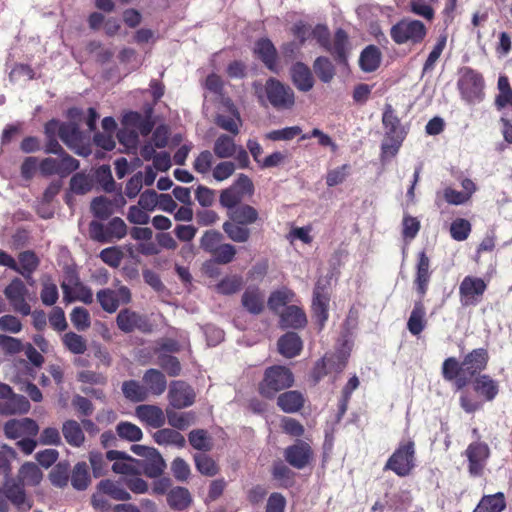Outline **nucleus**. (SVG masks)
Wrapping results in <instances>:
<instances>
[{
    "mask_svg": "<svg viewBox=\"0 0 512 512\" xmlns=\"http://www.w3.org/2000/svg\"><path fill=\"white\" fill-rule=\"evenodd\" d=\"M430 266L431 261L426 252L424 250L418 252L413 284L420 299L415 301L407 321V329L414 336L420 335L427 326L426 308L422 299L427 294L431 281L432 271Z\"/></svg>",
    "mask_w": 512,
    "mask_h": 512,
    "instance_id": "nucleus-1",
    "label": "nucleus"
},
{
    "mask_svg": "<svg viewBox=\"0 0 512 512\" xmlns=\"http://www.w3.org/2000/svg\"><path fill=\"white\" fill-rule=\"evenodd\" d=\"M228 220L223 223V231L233 242L245 243L250 239L249 225L259 220V212L249 204L242 203L231 211H227Z\"/></svg>",
    "mask_w": 512,
    "mask_h": 512,
    "instance_id": "nucleus-2",
    "label": "nucleus"
},
{
    "mask_svg": "<svg viewBox=\"0 0 512 512\" xmlns=\"http://www.w3.org/2000/svg\"><path fill=\"white\" fill-rule=\"evenodd\" d=\"M252 86L262 105L268 102L276 110H289L295 104L293 89L274 77L268 78L264 85L254 82Z\"/></svg>",
    "mask_w": 512,
    "mask_h": 512,
    "instance_id": "nucleus-3",
    "label": "nucleus"
},
{
    "mask_svg": "<svg viewBox=\"0 0 512 512\" xmlns=\"http://www.w3.org/2000/svg\"><path fill=\"white\" fill-rule=\"evenodd\" d=\"M311 35L319 46L333 57L336 63L340 65L347 64L351 46L348 33L344 29H336L331 41L328 26L326 24H317L311 30Z\"/></svg>",
    "mask_w": 512,
    "mask_h": 512,
    "instance_id": "nucleus-4",
    "label": "nucleus"
},
{
    "mask_svg": "<svg viewBox=\"0 0 512 512\" xmlns=\"http://www.w3.org/2000/svg\"><path fill=\"white\" fill-rule=\"evenodd\" d=\"M295 377L292 370L284 365H272L264 370L263 378L257 385L260 396L273 400L276 396L294 385Z\"/></svg>",
    "mask_w": 512,
    "mask_h": 512,
    "instance_id": "nucleus-5",
    "label": "nucleus"
},
{
    "mask_svg": "<svg viewBox=\"0 0 512 512\" xmlns=\"http://www.w3.org/2000/svg\"><path fill=\"white\" fill-rule=\"evenodd\" d=\"M416 467V445L411 439L403 440L385 463L384 470H391L399 477H407Z\"/></svg>",
    "mask_w": 512,
    "mask_h": 512,
    "instance_id": "nucleus-6",
    "label": "nucleus"
},
{
    "mask_svg": "<svg viewBox=\"0 0 512 512\" xmlns=\"http://www.w3.org/2000/svg\"><path fill=\"white\" fill-rule=\"evenodd\" d=\"M427 33L428 29L422 21L410 17L402 18L390 29L391 39L398 45H419L425 40Z\"/></svg>",
    "mask_w": 512,
    "mask_h": 512,
    "instance_id": "nucleus-7",
    "label": "nucleus"
},
{
    "mask_svg": "<svg viewBox=\"0 0 512 512\" xmlns=\"http://www.w3.org/2000/svg\"><path fill=\"white\" fill-rule=\"evenodd\" d=\"M457 82L462 98L468 103L481 101L483 98L484 78L481 73L471 67H463Z\"/></svg>",
    "mask_w": 512,
    "mask_h": 512,
    "instance_id": "nucleus-8",
    "label": "nucleus"
},
{
    "mask_svg": "<svg viewBox=\"0 0 512 512\" xmlns=\"http://www.w3.org/2000/svg\"><path fill=\"white\" fill-rule=\"evenodd\" d=\"M90 237L100 243L120 240L127 234V225L120 217L112 218L106 225L98 221L89 224Z\"/></svg>",
    "mask_w": 512,
    "mask_h": 512,
    "instance_id": "nucleus-9",
    "label": "nucleus"
},
{
    "mask_svg": "<svg viewBox=\"0 0 512 512\" xmlns=\"http://www.w3.org/2000/svg\"><path fill=\"white\" fill-rule=\"evenodd\" d=\"M79 161L70 154L59 155L58 158L47 157L39 162L40 174L44 177L58 175L69 176L79 168Z\"/></svg>",
    "mask_w": 512,
    "mask_h": 512,
    "instance_id": "nucleus-10",
    "label": "nucleus"
},
{
    "mask_svg": "<svg viewBox=\"0 0 512 512\" xmlns=\"http://www.w3.org/2000/svg\"><path fill=\"white\" fill-rule=\"evenodd\" d=\"M487 289V283L480 277L465 276L459 285L460 303L464 307L476 306Z\"/></svg>",
    "mask_w": 512,
    "mask_h": 512,
    "instance_id": "nucleus-11",
    "label": "nucleus"
},
{
    "mask_svg": "<svg viewBox=\"0 0 512 512\" xmlns=\"http://www.w3.org/2000/svg\"><path fill=\"white\" fill-rule=\"evenodd\" d=\"M27 294L28 289L26 285L17 277L12 279L4 289V295L13 311L22 316H28L31 313V306L26 300Z\"/></svg>",
    "mask_w": 512,
    "mask_h": 512,
    "instance_id": "nucleus-12",
    "label": "nucleus"
},
{
    "mask_svg": "<svg viewBox=\"0 0 512 512\" xmlns=\"http://www.w3.org/2000/svg\"><path fill=\"white\" fill-rule=\"evenodd\" d=\"M329 302L330 294L327 285L318 280L313 291L312 313L320 330L324 328L329 317Z\"/></svg>",
    "mask_w": 512,
    "mask_h": 512,
    "instance_id": "nucleus-13",
    "label": "nucleus"
},
{
    "mask_svg": "<svg viewBox=\"0 0 512 512\" xmlns=\"http://www.w3.org/2000/svg\"><path fill=\"white\" fill-rule=\"evenodd\" d=\"M10 501L19 510H29L31 504L26 500L24 485L21 483H6L3 489H0V510L8 512Z\"/></svg>",
    "mask_w": 512,
    "mask_h": 512,
    "instance_id": "nucleus-14",
    "label": "nucleus"
},
{
    "mask_svg": "<svg viewBox=\"0 0 512 512\" xmlns=\"http://www.w3.org/2000/svg\"><path fill=\"white\" fill-rule=\"evenodd\" d=\"M313 455V449L310 444L299 439L284 450L285 461L298 470L308 466L313 460Z\"/></svg>",
    "mask_w": 512,
    "mask_h": 512,
    "instance_id": "nucleus-15",
    "label": "nucleus"
},
{
    "mask_svg": "<svg viewBox=\"0 0 512 512\" xmlns=\"http://www.w3.org/2000/svg\"><path fill=\"white\" fill-rule=\"evenodd\" d=\"M489 362V353L485 348H476L466 354L462 360V370L468 378V384L471 380L487 368Z\"/></svg>",
    "mask_w": 512,
    "mask_h": 512,
    "instance_id": "nucleus-16",
    "label": "nucleus"
},
{
    "mask_svg": "<svg viewBox=\"0 0 512 512\" xmlns=\"http://www.w3.org/2000/svg\"><path fill=\"white\" fill-rule=\"evenodd\" d=\"M96 297L104 311L113 313L118 309L120 301L125 304L131 301V292L126 286H121L118 291L105 288L99 290Z\"/></svg>",
    "mask_w": 512,
    "mask_h": 512,
    "instance_id": "nucleus-17",
    "label": "nucleus"
},
{
    "mask_svg": "<svg viewBox=\"0 0 512 512\" xmlns=\"http://www.w3.org/2000/svg\"><path fill=\"white\" fill-rule=\"evenodd\" d=\"M194 389L184 381H172L168 391L170 405L176 409L191 406L195 402Z\"/></svg>",
    "mask_w": 512,
    "mask_h": 512,
    "instance_id": "nucleus-18",
    "label": "nucleus"
},
{
    "mask_svg": "<svg viewBox=\"0 0 512 512\" xmlns=\"http://www.w3.org/2000/svg\"><path fill=\"white\" fill-rule=\"evenodd\" d=\"M253 53L269 71L279 73L278 51L269 38H259L255 42Z\"/></svg>",
    "mask_w": 512,
    "mask_h": 512,
    "instance_id": "nucleus-19",
    "label": "nucleus"
},
{
    "mask_svg": "<svg viewBox=\"0 0 512 512\" xmlns=\"http://www.w3.org/2000/svg\"><path fill=\"white\" fill-rule=\"evenodd\" d=\"M39 432L37 422L31 418L10 419L4 424L5 436L9 439L34 437Z\"/></svg>",
    "mask_w": 512,
    "mask_h": 512,
    "instance_id": "nucleus-20",
    "label": "nucleus"
},
{
    "mask_svg": "<svg viewBox=\"0 0 512 512\" xmlns=\"http://www.w3.org/2000/svg\"><path fill=\"white\" fill-rule=\"evenodd\" d=\"M19 365L23 368V371L18 372L14 376L13 382L20 385L19 389L27 393L32 401L41 402L43 399L42 392L34 383L28 379V377L34 378V369L26 360H20Z\"/></svg>",
    "mask_w": 512,
    "mask_h": 512,
    "instance_id": "nucleus-21",
    "label": "nucleus"
},
{
    "mask_svg": "<svg viewBox=\"0 0 512 512\" xmlns=\"http://www.w3.org/2000/svg\"><path fill=\"white\" fill-rule=\"evenodd\" d=\"M490 451L487 444L482 442H472L466 449L468 458V470L472 476H480L483 472L485 461L489 457Z\"/></svg>",
    "mask_w": 512,
    "mask_h": 512,
    "instance_id": "nucleus-22",
    "label": "nucleus"
},
{
    "mask_svg": "<svg viewBox=\"0 0 512 512\" xmlns=\"http://www.w3.org/2000/svg\"><path fill=\"white\" fill-rule=\"evenodd\" d=\"M382 125L385 138H406L407 131L402 126L399 117L391 104H385L382 114Z\"/></svg>",
    "mask_w": 512,
    "mask_h": 512,
    "instance_id": "nucleus-23",
    "label": "nucleus"
},
{
    "mask_svg": "<svg viewBox=\"0 0 512 512\" xmlns=\"http://www.w3.org/2000/svg\"><path fill=\"white\" fill-rule=\"evenodd\" d=\"M470 383L476 395L485 402L493 401L499 393V384L490 375H479Z\"/></svg>",
    "mask_w": 512,
    "mask_h": 512,
    "instance_id": "nucleus-24",
    "label": "nucleus"
},
{
    "mask_svg": "<svg viewBox=\"0 0 512 512\" xmlns=\"http://www.w3.org/2000/svg\"><path fill=\"white\" fill-rule=\"evenodd\" d=\"M442 376L447 381H454L458 390L468 385V378L462 370V361L455 357L446 358L442 364Z\"/></svg>",
    "mask_w": 512,
    "mask_h": 512,
    "instance_id": "nucleus-25",
    "label": "nucleus"
},
{
    "mask_svg": "<svg viewBox=\"0 0 512 512\" xmlns=\"http://www.w3.org/2000/svg\"><path fill=\"white\" fill-rule=\"evenodd\" d=\"M139 420L152 428H161L166 421V414L156 405L142 404L135 409Z\"/></svg>",
    "mask_w": 512,
    "mask_h": 512,
    "instance_id": "nucleus-26",
    "label": "nucleus"
},
{
    "mask_svg": "<svg viewBox=\"0 0 512 512\" xmlns=\"http://www.w3.org/2000/svg\"><path fill=\"white\" fill-rule=\"evenodd\" d=\"M277 406L285 413H297L305 405L304 394L298 390H287L278 394Z\"/></svg>",
    "mask_w": 512,
    "mask_h": 512,
    "instance_id": "nucleus-27",
    "label": "nucleus"
},
{
    "mask_svg": "<svg viewBox=\"0 0 512 512\" xmlns=\"http://www.w3.org/2000/svg\"><path fill=\"white\" fill-rule=\"evenodd\" d=\"M295 87L301 92H309L314 86V77L310 68L303 62H296L290 70Z\"/></svg>",
    "mask_w": 512,
    "mask_h": 512,
    "instance_id": "nucleus-28",
    "label": "nucleus"
},
{
    "mask_svg": "<svg viewBox=\"0 0 512 512\" xmlns=\"http://www.w3.org/2000/svg\"><path fill=\"white\" fill-rule=\"evenodd\" d=\"M227 108L230 115L218 114L215 117V124L236 136L239 134L240 127L242 126V119L237 107L230 100L228 101Z\"/></svg>",
    "mask_w": 512,
    "mask_h": 512,
    "instance_id": "nucleus-29",
    "label": "nucleus"
},
{
    "mask_svg": "<svg viewBox=\"0 0 512 512\" xmlns=\"http://www.w3.org/2000/svg\"><path fill=\"white\" fill-rule=\"evenodd\" d=\"M307 324V317L303 309L295 305L287 306L280 315V326L283 329H302Z\"/></svg>",
    "mask_w": 512,
    "mask_h": 512,
    "instance_id": "nucleus-30",
    "label": "nucleus"
},
{
    "mask_svg": "<svg viewBox=\"0 0 512 512\" xmlns=\"http://www.w3.org/2000/svg\"><path fill=\"white\" fill-rule=\"evenodd\" d=\"M278 351L286 358H294L300 354L303 343L300 336L295 332H287L277 342Z\"/></svg>",
    "mask_w": 512,
    "mask_h": 512,
    "instance_id": "nucleus-31",
    "label": "nucleus"
},
{
    "mask_svg": "<svg viewBox=\"0 0 512 512\" xmlns=\"http://www.w3.org/2000/svg\"><path fill=\"white\" fill-rule=\"evenodd\" d=\"M18 270L15 272L21 274L28 283L32 281L33 273L40 265V259L32 250L22 251L18 254Z\"/></svg>",
    "mask_w": 512,
    "mask_h": 512,
    "instance_id": "nucleus-32",
    "label": "nucleus"
},
{
    "mask_svg": "<svg viewBox=\"0 0 512 512\" xmlns=\"http://www.w3.org/2000/svg\"><path fill=\"white\" fill-rule=\"evenodd\" d=\"M31 408L29 400L19 394L9 396L5 401L0 402L1 415L26 414Z\"/></svg>",
    "mask_w": 512,
    "mask_h": 512,
    "instance_id": "nucleus-33",
    "label": "nucleus"
},
{
    "mask_svg": "<svg viewBox=\"0 0 512 512\" xmlns=\"http://www.w3.org/2000/svg\"><path fill=\"white\" fill-rule=\"evenodd\" d=\"M382 60L380 49L375 45H368L363 49L359 57V66L362 71L371 73L376 71Z\"/></svg>",
    "mask_w": 512,
    "mask_h": 512,
    "instance_id": "nucleus-34",
    "label": "nucleus"
},
{
    "mask_svg": "<svg viewBox=\"0 0 512 512\" xmlns=\"http://www.w3.org/2000/svg\"><path fill=\"white\" fill-rule=\"evenodd\" d=\"M241 302L251 314L258 315L264 310V295L258 287H248L242 295Z\"/></svg>",
    "mask_w": 512,
    "mask_h": 512,
    "instance_id": "nucleus-35",
    "label": "nucleus"
},
{
    "mask_svg": "<svg viewBox=\"0 0 512 512\" xmlns=\"http://www.w3.org/2000/svg\"><path fill=\"white\" fill-rule=\"evenodd\" d=\"M143 382L149 393L153 395H161L167 387V380L165 375L157 369H148L143 376Z\"/></svg>",
    "mask_w": 512,
    "mask_h": 512,
    "instance_id": "nucleus-36",
    "label": "nucleus"
},
{
    "mask_svg": "<svg viewBox=\"0 0 512 512\" xmlns=\"http://www.w3.org/2000/svg\"><path fill=\"white\" fill-rule=\"evenodd\" d=\"M62 434L65 441L72 447L79 448L85 442V434L76 420H66L62 424Z\"/></svg>",
    "mask_w": 512,
    "mask_h": 512,
    "instance_id": "nucleus-37",
    "label": "nucleus"
},
{
    "mask_svg": "<svg viewBox=\"0 0 512 512\" xmlns=\"http://www.w3.org/2000/svg\"><path fill=\"white\" fill-rule=\"evenodd\" d=\"M192 502L189 490L185 487H174L167 493V503L172 510L183 511Z\"/></svg>",
    "mask_w": 512,
    "mask_h": 512,
    "instance_id": "nucleus-38",
    "label": "nucleus"
},
{
    "mask_svg": "<svg viewBox=\"0 0 512 512\" xmlns=\"http://www.w3.org/2000/svg\"><path fill=\"white\" fill-rule=\"evenodd\" d=\"M154 441L159 445H172L179 449L186 445L185 437L176 429L163 428L153 434Z\"/></svg>",
    "mask_w": 512,
    "mask_h": 512,
    "instance_id": "nucleus-39",
    "label": "nucleus"
},
{
    "mask_svg": "<svg viewBox=\"0 0 512 512\" xmlns=\"http://www.w3.org/2000/svg\"><path fill=\"white\" fill-rule=\"evenodd\" d=\"M188 442L197 451L210 452L213 449V438L206 429H193L188 433Z\"/></svg>",
    "mask_w": 512,
    "mask_h": 512,
    "instance_id": "nucleus-40",
    "label": "nucleus"
},
{
    "mask_svg": "<svg viewBox=\"0 0 512 512\" xmlns=\"http://www.w3.org/2000/svg\"><path fill=\"white\" fill-rule=\"evenodd\" d=\"M142 322L143 318L128 308L122 309L116 317L117 326L124 333H131L135 329L141 328Z\"/></svg>",
    "mask_w": 512,
    "mask_h": 512,
    "instance_id": "nucleus-41",
    "label": "nucleus"
},
{
    "mask_svg": "<svg viewBox=\"0 0 512 512\" xmlns=\"http://www.w3.org/2000/svg\"><path fill=\"white\" fill-rule=\"evenodd\" d=\"M97 489L103 494L117 501H127L131 499L130 493L122 486L120 482L109 479L101 480Z\"/></svg>",
    "mask_w": 512,
    "mask_h": 512,
    "instance_id": "nucleus-42",
    "label": "nucleus"
},
{
    "mask_svg": "<svg viewBox=\"0 0 512 512\" xmlns=\"http://www.w3.org/2000/svg\"><path fill=\"white\" fill-rule=\"evenodd\" d=\"M75 286V297L71 296V288L69 284L63 282L61 284V288L63 290L64 299L68 302L79 300L83 302L84 304H91L93 302V292L91 288L81 283L78 279H76V282L74 283Z\"/></svg>",
    "mask_w": 512,
    "mask_h": 512,
    "instance_id": "nucleus-43",
    "label": "nucleus"
},
{
    "mask_svg": "<svg viewBox=\"0 0 512 512\" xmlns=\"http://www.w3.org/2000/svg\"><path fill=\"white\" fill-rule=\"evenodd\" d=\"M505 508V496L502 492H497L483 496L474 512H502Z\"/></svg>",
    "mask_w": 512,
    "mask_h": 512,
    "instance_id": "nucleus-44",
    "label": "nucleus"
},
{
    "mask_svg": "<svg viewBox=\"0 0 512 512\" xmlns=\"http://www.w3.org/2000/svg\"><path fill=\"white\" fill-rule=\"evenodd\" d=\"M71 485L74 489L86 490L91 482L89 468L86 462H78L73 470H70Z\"/></svg>",
    "mask_w": 512,
    "mask_h": 512,
    "instance_id": "nucleus-45",
    "label": "nucleus"
},
{
    "mask_svg": "<svg viewBox=\"0 0 512 512\" xmlns=\"http://www.w3.org/2000/svg\"><path fill=\"white\" fill-rule=\"evenodd\" d=\"M166 463L161 454L156 450L152 449L147 461L143 465V472L149 478H158L162 475Z\"/></svg>",
    "mask_w": 512,
    "mask_h": 512,
    "instance_id": "nucleus-46",
    "label": "nucleus"
},
{
    "mask_svg": "<svg viewBox=\"0 0 512 512\" xmlns=\"http://www.w3.org/2000/svg\"><path fill=\"white\" fill-rule=\"evenodd\" d=\"M18 478L23 485L36 486L41 482L43 473L37 464L26 462L19 469Z\"/></svg>",
    "mask_w": 512,
    "mask_h": 512,
    "instance_id": "nucleus-47",
    "label": "nucleus"
},
{
    "mask_svg": "<svg viewBox=\"0 0 512 512\" xmlns=\"http://www.w3.org/2000/svg\"><path fill=\"white\" fill-rule=\"evenodd\" d=\"M168 424L176 430H185L196 421L194 412H176L172 409H166Z\"/></svg>",
    "mask_w": 512,
    "mask_h": 512,
    "instance_id": "nucleus-48",
    "label": "nucleus"
},
{
    "mask_svg": "<svg viewBox=\"0 0 512 512\" xmlns=\"http://www.w3.org/2000/svg\"><path fill=\"white\" fill-rule=\"evenodd\" d=\"M193 460L197 471L202 475L213 477L218 474L219 466L207 452L194 454Z\"/></svg>",
    "mask_w": 512,
    "mask_h": 512,
    "instance_id": "nucleus-49",
    "label": "nucleus"
},
{
    "mask_svg": "<svg viewBox=\"0 0 512 512\" xmlns=\"http://www.w3.org/2000/svg\"><path fill=\"white\" fill-rule=\"evenodd\" d=\"M213 151L218 158H230L237 152V146L233 137L221 134L214 142Z\"/></svg>",
    "mask_w": 512,
    "mask_h": 512,
    "instance_id": "nucleus-50",
    "label": "nucleus"
},
{
    "mask_svg": "<svg viewBox=\"0 0 512 512\" xmlns=\"http://www.w3.org/2000/svg\"><path fill=\"white\" fill-rule=\"evenodd\" d=\"M313 69L317 77L323 83H329L332 81L335 75V67L329 58L325 56H319L313 63Z\"/></svg>",
    "mask_w": 512,
    "mask_h": 512,
    "instance_id": "nucleus-51",
    "label": "nucleus"
},
{
    "mask_svg": "<svg viewBox=\"0 0 512 512\" xmlns=\"http://www.w3.org/2000/svg\"><path fill=\"white\" fill-rule=\"evenodd\" d=\"M122 392L126 399L132 402H142L147 399V390L136 380L124 381Z\"/></svg>",
    "mask_w": 512,
    "mask_h": 512,
    "instance_id": "nucleus-52",
    "label": "nucleus"
},
{
    "mask_svg": "<svg viewBox=\"0 0 512 512\" xmlns=\"http://www.w3.org/2000/svg\"><path fill=\"white\" fill-rule=\"evenodd\" d=\"M49 478L56 487L67 486L70 479V464L67 461L57 463L51 470Z\"/></svg>",
    "mask_w": 512,
    "mask_h": 512,
    "instance_id": "nucleus-53",
    "label": "nucleus"
},
{
    "mask_svg": "<svg viewBox=\"0 0 512 512\" xmlns=\"http://www.w3.org/2000/svg\"><path fill=\"white\" fill-rule=\"evenodd\" d=\"M63 345L73 354H83L87 350L86 340L75 332H67L62 337Z\"/></svg>",
    "mask_w": 512,
    "mask_h": 512,
    "instance_id": "nucleus-54",
    "label": "nucleus"
},
{
    "mask_svg": "<svg viewBox=\"0 0 512 512\" xmlns=\"http://www.w3.org/2000/svg\"><path fill=\"white\" fill-rule=\"evenodd\" d=\"M93 215L100 220H107L113 214V204L106 197H96L91 202Z\"/></svg>",
    "mask_w": 512,
    "mask_h": 512,
    "instance_id": "nucleus-55",
    "label": "nucleus"
},
{
    "mask_svg": "<svg viewBox=\"0 0 512 512\" xmlns=\"http://www.w3.org/2000/svg\"><path fill=\"white\" fill-rule=\"evenodd\" d=\"M58 136L69 147L76 144L80 138V130L75 123H61L58 129Z\"/></svg>",
    "mask_w": 512,
    "mask_h": 512,
    "instance_id": "nucleus-56",
    "label": "nucleus"
},
{
    "mask_svg": "<svg viewBox=\"0 0 512 512\" xmlns=\"http://www.w3.org/2000/svg\"><path fill=\"white\" fill-rule=\"evenodd\" d=\"M40 298L42 303L46 306L54 305L59 298L58 288L50 276H47L42 280Z\"/></svg>",
    "mask_w": 512,
    "mask_h": 512,
    "instance_id": "nucleus-57",
    "label": "nucleus"
},
{
    "mask_svg": "<svg viewBox=\"0 0 512 512\" xmlns=\"http://www.w3.org/2000/svg\"><path fill=\"white\" fill-rule=\"evenodd\" d=\"M472 230L471 223L464 218H456L450 225V236L455 241L466 240Z\"/></svg>",
    "mask_w": 512,
    "mask_h": 512,
    "instance_id": "nucleus-58",
    "label": "nucleus"
},
{
    "mask_svg": "<svg viewBox=\"0 0 512 512\" xmlns=\"http://www.w3.org/2000/svg\"><path fill=\"white\" fill-rule=\"evenodd\" d=\"M242 199V193L231 186L221 192L219 202L227 211H231L242 204Z\"/></svg>",
    "mask_w": 512,
    "mask_h": 512,
    "instance_id": "nucleus-59",
    "label": "nucleus"
},
{
    "mask_svg": "<svg viewBox=\"0 0 512 512\" xmlns=\"http://www.w3.org/2000/svg\"><path fill=\"white\" fill-rule=\"evenodd\" d=\"M243 285V279L239 275L227 276L216 285L218 293L232 295L238 292Z\"/></svg>",
    "mask_w": 512,
    "mask_h": 512,
    "instance_id": "nucleus-60",
    "label": "nucleus"
},
{
    "mask_svg": "<svg viewBox=\"0 0 512 512\" xmlns=\"http://www.w3.org/2000/svg\"><path fill=\"white\" fill-rule=\"evenodd\" d=\"M116 431L120 438L131 442L139 441L143 436L142 430L130 422H120L116 427Z\"/></svg>",
    "mask_w": 512,
    "mask_h": 512,
    "instance_id": "nucleus-61",
    "label": "nucleus"
},
{
    "mask_svg": "<svg viewBox=\"0 0 512 512\" xmlns=\"http://www.w3.org/2000/svg\"><path fill=\"white\" fill-rule=\"evenodd\" d=\"M24 345L21 339L0 334V348L5 355H15L22 352Z\"/></svg>",
    "mask_w": 512,
    "mask_h": 512,
    "instance_id": "nucleus-62",
    "label": "nucleus"
},
{
    "mask_svg": "<svg viewBox=\"0 0 512 512\" xmlns=\"http://www.w3.org/2000/svg\"><path fill=\"white\" fill-rule=\"evenodd\" d=\"M100 259L112 268H118L123 260L124 254L120 247L112 246L103 249L99 254Z\"/></svg>",
    "mask_w": 512,
    "mask_h": 512,
    "instance_id": "nucleus-63",
    "label": "nucleus"
},
{
    "mask_svg": "<svg viewBox=\"0 0 512 512\" xmlns=\"http://www.w3.org/2000/svg\"><path fill=\"white\" fill-rule=\"evenodd\" d=\"M70 319L78 331L86 330L91 324L90 314L87 309L83 307H75L70 314Z\"/></svg>",
    "mask_w": 512,
    "mask_h": 512,
    "instance_id": "nucleus-64",
    "label": "nucleus"
}]
</instances>
